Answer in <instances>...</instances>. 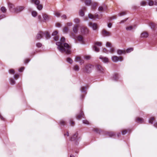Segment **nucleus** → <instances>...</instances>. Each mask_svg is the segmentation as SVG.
I'll list each match as a JSON object with an SVG mask.
<instances>
[{
	"mask_svg": "<svg viewBox=\"0 0 157 157\" xmlns=\"http://www.w3.org/2000/svg\"><path fill=\"white\" fill-rule=\"evenodd\" d=\"M65 38L62 37L60 39L61 42H57L56 43L57 46L58 50L62 53H65L67 54H69L71 52V46L67 43H63L65 41Z\"/></svg>",
	"mask_w": 157,
	"mask_h": 157,
	"instance_id": "f257e3e1",
	"label": "nucleus"
},
{
	"mask_svg": "<svg viewBox=\"0 0 157 157\" xmlns=\"http://www.w3.org/2000/svg\"><path fill=\"white\" fill-rule=\"evenodd\" d=\"M42 18L40 15H38L37 17L38 21L40 22H47L50 21L51 16L46 13H42Z\"/></svg>",
	"mask_w": 157,
	"mask_h": 157,
	"instance_id": "f03ea898",
	"label": "nucleus"
},
{
	"mask_svg": "<svg viewBox=\"0 0 157 157\" xmlns=\"http://www.w3.org/2000/svg\"><path fill=\"white\" fill-rule=\"evenodd\" d=\"M44 36H45L46 39L47 40L51 37V36L48 31L42 32L40 31L36 36V38L39 40L42 38Z\"/></svg>",
	"mask_w": 157,
	"mask_h": 157,
	"instance_id": "7ed1b4c3",
	"label": "nucleus"
},
{
	"mask_svg": "<svg viewBox=\"0 0 157 157\" xmlns=\"http://www.w3.org/2000/svg\"><path fill=\"white\" fill-rule=\"evenodd\" d=\"M78 133L77 132H75L70 137V140L73 141L75 144L77 145L78 144V142L80 140V138L78 137Z\"/></svg>",
	"mask_w": 157,
	"mask_h": 157,
	"instance_id": "20e7f679",
	"label": "nucleus"
},
{
	"mask_svg": "<svg viewBox=\"0 0 157 157\" xmlns=\"http://www.w3.org/2000/svg\"><path fill=\"white\" fill-rule=\"evenodd\" d=\"M94 68V66L88 64L85 66L84 70L83 71L86 73L89 74L90 73Z\"/></svg>",
	"mask_w": 157,
	"mask_h": 157,
	"instance_id": "39448f33",
	"label": "nucleus"
},
{
	"mask_svg": "<svg viewBox=\"0 0 157 157\" xmlns=\"http://www.w3.org/2000/svg\"><path fill=\"white\" fill-rule=\"evenodd\" d=\"M80 90L81 93H84V94H82L80 95V99L82 100L85 98V95L86 94V86H82L80 87Z\"/></svg>",
	"mask_w": 157,
	"mask_h": 157,
	"instance_id": "423d86ee",
	"label": "nucleus"
},
{
	"mask_svg": "<svg viewBox=\"0 0 157 157\" xmlns=\"http://www.w3.org/2000/svg\"><path fill=\"white\" fill-rule=\"evenodd\" d=\"M25 8L24 6H19L15 8L14 9V13H18L23 11Z\"/></svg>",
	"mask_w": 157,
	"mask_h": 157,
	"instance_id": "0eeeda50",
	"label": "nucleus"
},
{
	"mask_svg": "<svg viewBox=\"0 0 157 157\" xmlns=\"http://www.w3.org/2000/svg\"><path fill=\"white\" fill-rule=\"evenodd\" d=\"M75 117L76 119L77 120L79 119L82 117L84 118V114L83 111L82 110H80L78 114L75 115Z\"/></svg>",
	"mask_w": 157,
	"mask_h": 157,
	"instance_id": "6e6552de",
	"label": "nucleus"
},
{
	"mask_svg": "<svg viewBox=\"0 0 157 157\" xmlns=\"http://www.w3.org/2000/svg\"><path fill=\"white\" fill-rule=\"evenodd\" d=\"M97 71L100 73H103L105 71V68L100 65H97L96 66Z\"/></svg>",
	"mask_w": 157,
	"mask_h": 157,
	"instance_id": "1a4fd4ad",
	"label": "nucleus"
},
{
	"mask_svg": "<svg viewBox=\"0 0 157 157\" xmlns=\"http://www.w3.org/2000/svg\"><path fill=\"white\" fill-rule=\"evenodd\" d=\"M89 26L92 28L94 30L98 31V27L96 23H95L90 22V23Z\"/></svg>",
	"mask_w": 157,
	"mask_h": 157,
	"instance_id": "9d476101",
	"label": "nucleus"
},
{
	"mask_svg": "<svg viewBox=\"0 0 157 157\" xmlns=\"http://www.w3.org/2000/svg\"><path fill=\"white\" fill-rule=\"evenodd\" d=\"M119 76L118 73H115L111 77V78L113 81H117L119 78Z\"/></svg>",
	"mask_w": 157,
	"mask_h": 157,
	"instance_id": "9b49d317",
	"label": "nucleus"
},
{
	"mask_svg": "<svg viewBox=\"0 0 157 157\" xmlns=\"http://www.w3.org/2000/svg\"><path fill=\"white\" fill-rule=\"evenodd\" d=\"M8 5L10 11L14 13V9H15V8H14L13 5L9 2L8 3Z\"/></svg>",
	"mask_w": 157,
	"mask_h": 157,
	"instance_id": "f8f14e48",
	"label": "nucleus"
},
{
	"mask_svg": "<svg viewBox=\"0 0 157 157\" xmlns=\"http://www.w3.org/2000/svg\"><path fill=\"white\" fill-rule=\"evenodd\" d=\"M82 33L84 35H86L89 34V30L86 27H83L81 29Z\"/></svg>",
	"mask_w": 157,
	"mask_h": 157,
	"instance_id": "ddd939ff",
	"label": "nucleus"
},
{
	"mask_svg": "<svg viewBox=\"0 0 157 157\" xmlns=\"http://www.w3.org/2000/svg\"><path fill=\"white\" fill-rule=\"evenodd\" d=\"M105 135L110 137H112L115 136L114 132H107L105 133Z\"/></svg>",
	"mask_w": 157,
	"mask_h": 157,
	"instance_id": "4468645a",
	"label": "nucleus"
},
{
	"mask_svg": "<svg viewBox=\"0 0 157 157\" xmlns=\"http://www.w3.org/2000/svg\"><path fill=\"white\" fill-rule=\"evenodd\" d=\"M76 38H77V40L81 42L82 44H85L83 38L81 36H77L76 37Z\"/></svg>",
	"mask_w": 157,
	"mask_h": 157,
	"instance_id": "2eb2a0df",
	"label": "nucleus"
},
{
	"mask_svg": "<svg viewBox=\"0 0 157 157\" xmlns=\"http://www.w3.org/2000/svg\"><path fill=\"white\" fill-rule=\"evenodd\" d=\"M112 61L114 63H117L119 61V58L117 56H113L111 57Z\"/></svg>",
	"mask_w": 157,
	"mask_h": 157,
	"instance_id": "dca6fc26",
	"label": "nucleus"
},
{
	"mask_svg": "<svg viewBox=\"0 0 157 157\" xmlns=\"http://www.w3.org/2000/svg\"><path fill=\"white\" fill-rule=\"evenodd\" d=\"M16 80L12 77L10 78H9V81L10 84L12 85H14L16 84Z\"/></svg>",
	"mask_w": 157,
	"mask_h": 157,
	"instance_id": "f3484780",
	"label": "nucleus"
},
{
	"mask_svg": "<svg viewBox=\"0 0 157 157\" xmlns=\"http://www.w3.org/2000/svg\"><path fill=\"white\" fill-rule=\"evenodd\" d=\"M99 59L102 60L103 62L104 63H107L108 62V59L107 57H104L101 56H100Z\"/></svg>",
	"mask_w": 157,
	"mask_h": 157,
	"instance_id": "a211bd4d",
	"label": "nucleus"
},
{
	"mask_svg": "<svg viewBox=\"0 0 157 157\" xmlns=\"http://www.w3.org/2000/svg\"><path fill=\"white\" fill-rule=\"evenodd\" d=\"M149 25L152 30H155L156 25L153 22H149Z\"/></svg>",
	"mask_w": 157,
	"mask_h": 157,
	"instance_id": "6ab92c4d",
	"label": "nucleus"
},
{
	"mask_svg": "<svg viewBox=\"0 0 157 157\" xmlns=\"http://www.w3.org/2000/svg\"><path fill=\"white\" fill-rule=\"evenodd\" d=\"M148 36V33L147 32H144L142 33L140 35V37L144 38H147Z\"/></svg>",
	"mask_w": 157,
	"mask_h": 157,
	"instance_id": "aec40b11",
	"label": "nucleus"
},
{
	"mask_svg": "<svg viewBox=\"0 0 157 157\" xmlns=\"http://www.w3.org/2000/svg\"><path fill=\"white\" fill-rule=\"evenodd\" d=\"M136 122L142 123L143 122V119L142 118L139 117H136L135 119Z\"/></svg>",
	"mask_w": 157,
	"mask_h": 157,
	"instance_id": "412c9836",
	"label": "nucleus"
},
{
	"mask_svg": "<svg viewBox=\"0 0 157 157\" xmlns=\"http://www.w3.org/2000/svg\"><path fill=\"white\" fill-rule=\"evenodd\" d=\"M102 34L104 36H106L108 35H109L110 33L105 30H103L102 31Z\"/></svg>",
	"mask_w": 157,
	"mask_h": 157,
	"instance_id": "4be33fe9",
	"label": "nucleus"
},
{
	"mask_svg": "<svg viewBox=\"0 0 157 157\" xmlns=\"http://www.w3.org/2000/svg\"><path fill=\"white\" fill-rule=\"evenodd\" d=\"M91 5L92 8L94 10L96 9L98 6V3L96 2H94L91 3Z\"/></svg>",
	"mask_w": 157,
	"mask_h": 157,
	"instance_id": "5701e85b",
	"label": "nucleus"
},
{
	"mask_svg": "<svg viewBox=\"0 0 157 157\" xmlns=\"http://www.w3.org/2000/svg\"><path fill=\"white\" fill-rule=\"evenodd\" d=\"M92 49L93 50L97 52H99L100 51L99 48L95 45L93 46Z\"/></svg>",
	"mask_w": 157,
	"mask_h": 157,
	"instance_id": "b1692460",
	"label": "nucleus"
},
{
	"mask_svg": "<svg viewBox=\"0 0 157 157\" xmlns=\"http://www.w3.org/2000/svg\"><path fill=\"white\" fill-rule=\"evenodd\" d=\"M78 26L77 25H75L74 27L73 28V31L74 33L76 34L78 31Z\"/></svg>",
	"mask_w": 157,
	"mask_h": 157,
	"instance_id": "393cba45",
	"label": "nucleus"
},
{
	"mask_svg": "<svg viewBox=\"0 0 157 157\" xmlns=\"http://www.w3.org/2000/svg\"><path fill=\"white\" fill-rule=\"evenodd\" d=\"M66 61L70 64H72L73 63V60L69 57H67L66 59Z\"/></svg>",
	"mask_w": 157,
	"mask_h": 157,
	"instance_id": "a878e982",
	"label": "nucleus"
},
{
	"mask_svg": "<svg viewBox=\"0 0 157 157\" xmlns=\"http://www.w3.org/2000/svg\"><path fill=\"white\" fill-rule=\"evenodd\" d=\"M154 120V118L153 117H151L149 118L148 120V122L151 124H152Z\"/></svg>",
	"mask_w": 157,
	"mask_h": 157,
	"instance_id": "bb28decb",
	"label": "nucleus"
},
{
	"mask_svg": "<svg viewBox=\"0 0 157 157\" xmlns=\"http://www.w3.org/2000/svg\"><path fill=\"white\" fill-rule=\"evenodd\" d=\"M134 50L133 48H127L126 49V52L127 53H129L132 51Z\"/></svg>",
	"mask_w": 157,
	"mask_h": 157,
	"instance_id": "cd10ccee",
	"label": "nucleus"
},
{
	"mask_svg": "<svg viewBox=\"0 0 157 157\" xmlns=\"http://www.w3.org/2000/svg\"><path fill=\"white\" fill-rule=\"evenodd\" d=\"M31 15L33 17H36L37 15V13L36 11H32L31 12Z\"/></svg>",
	"mask_w": 157,
	"mask_h": 157,
	"instance_id": "c85d7f7f",
	"label": "nucleus"
},
{
	"mask_svg": "<svg viewBox=\"0 0 157 157\" xmlns=\"http://www.w3.org/2000/svg\"><path fill=\"white\" fill-rule=\"evenodd\" d=\"M79 15L82 17H83L85 15L84 12L83 11L80 10L79 11Z\"/></svg>",
	"mask_w": 157,
	"mask_h": 157,
	"instance_id": "c756f323",
	"label": "nucleus"
},
{
	"mask_svg": "<svg viewBox=\"0 0 157 157\" xmlns=\"http://www.w3.org/2000/svg\"><path fill=\"white\" fill-rule=\"evenodd\" d=\"M1 10L2 13H5L6 12V9L5 7L4 6H2L1 8Z\"/></svg>",
	"mask_w": 157,
	"mask_h": 157,
	"instance_id": "7c9ffc66",
	"label": "nucleus"
},
{
	"mask_svg": "<svg viewBox=\"0 0 157 157\" xmlns=\"http://www.w3.org/2000/svg\"><path fill=\"white\" fill-rule=\"evenodd\" d=\"M94 131L97 134H100L101 133V131L97 128H94Z\"/></svg>",
	"mask_w": 157,
	"mask_h": 157,
	"instance_id": "2f4dec72",
	"label": "nucleus"
},
{
	"mask_svg": "<svg viewBox=\"0 0 157 157\" xmlns=\"http://www.w3.org/2000/svg\"><path fill=\"white\" fill-rule=\"evenodd\" d=\"M102 43L100 42L97 41L94 43V45L95 46H100L101 45Z\"/></svg>",
	"mask_w": 157,
	"mask_h": 157,
	"instance_id": "473e14b6",
	"label": "nucleus"
},
{
	"mask_svg": "<svg viewBox=\"0 0 157 157\" xmlns=\"http://www.w3.org/2000/svg\"><path fill=\"white\" fill-rule=\"evenodd\" d=\"M9 73L11 74L15 75V72L13 69H10L8 71Z\"/></svg>",
	"mask_w": 157,
	"mask_h": 157,
	"instance_id": "72a5a7b5",
	"label": "nucleus"
},
{
	"mask_svg": "<svg viewBox=\"0 0 157 157\" xmlns=\"http://www.w3.org/2000/svg\"><path fill=\"white\" fill-rule=\"evenodd\" d=\"M69 121L70 123V124L71 125V126H73L75 123L74 121L72 118L70 119Z\"/></svg>",
	"mask_w": 157,
	"mask_h": 157,
	"instance_id": "f704fd0d",
	"label": "nucleus"
},
{
	"mask_svg": "<svg viewBox=\"0 0 157 157\" xmlns=\"http://www.w3.org/2000/svg\"><path fill=\"white\" fill-rule=\"evenodd\" d=\"M88 17L91 19H93L94 18V15H93L90 13H89L88 14Z\"/></svg>",
	"mask_w": 157,
	"mask_h": 157,
	"instance_id": "c9c22d12",
	"label": "nucleus"
},
{
	"mask_svg": "<svg viewBox=\"0 0 157 157\" xmlns=\"http://www.w3.org/2000/svg\"><path fill=\"white\" fill-rule=\"evenodd\" d=\"M91 2V0H86L85 3L86 5L89 6Z\"/></svg>",
	"mask_w": 157,
	"mask_h": 157,
	"instance_id": "e433bc0d",
	"label": "nucleus"
},
{
	"mask_svg": "<svg viewBox=\"0 0 157 157\" xmlns=\"http://www.w3.org/2000/svg\"><path fill=\"white\" fill-rule=\"evenodd\" d=\"M117 53L118 55H121L122 54V50L120 49H118L117 50Z\"/></svg>",
	"mask_w": 157,
	"mask_h": 157,
	"instance_id": "4c0bfd02",
	"label": "nucleus"
},
{
	"mask_svg": "<svg viewBox=\"0 0 157 157\" xmlns=\"http://www.w3.org/2000/svg\"><path fill=\"white\" fill-rule=\"evenodd\" d=\"M80 19L78 18H76L74 20V22L76 24H78L80 22Z\"/></svg>",
	"mask_w": 157,
	"mask_h": 157,
	"instance_id": "58836bf2",
	"label": "nucleus"
},
{
	"mask_svg": "<svg viewBox=\"0 0 157 157\" xmlns=\"http://www.w3.org/2000/svg\"><path fill=\"white\" fill-rule=\"evenodd\" d=\"M102 52L106 54H108L109 52V51L107 50L106 48H103Z\"/></svg>",
	"mask_w": 157,
	"mask_h": 157,
	"instance_id": "ea45409f",
	"label": "nucleus"
},
{
	"mask_svg": "<svg viewBox=\"0 0 157 157\" xmlns=\"http://www.w3.org/2000/svg\"><path fill=\"white\" fill-rule=\"evenodd\" d=\"M98 10L99 11H103L105 10V8L102 6H99L98 8Z\"/></svg>",
	"mask_w": 157,
	"mask_h": 157,
	"instance_id": "a19ab883",
	"label": "nucleus"
},
{
	"mask_svg": "<svg viewBox=\"0 0 157 157\" xmlns=\"http://www.w3.org/2000/svg\"><path fill=\"white\" fill-rule=\"evenodd\" d=\"M73 69L75 71H78L79 70V67L78 65H76L74 67Z\"/></svg>",
	"mask_w": 157,
	"mask_h": 157,
	"instance_id": "79ce46f5",
	"label": "nucleus"
},
{
	"mask_svg": "<svg viewBox=\"0 0 157 157\" xmlns=\"http://www.w3.org/2000/svg\"><path fill=\"white\" fill-rule=\"evenodd\" d=\"M59 124L61 125L64 126L65 124V122L63 121H60V122L59 123Z\"/></svg>",
	"mask_w": 157,
	"mask_h": 157,
	"instance_id": "37998d69",
	"label": "nucleus"
},
{
	"mask_svg": "<svg viewBox=\"0 0 157 157\" xmlns=\"http://www.w3.org/2000/svg\"><path fill=\"white\" fill-rule=\"evenodd\" d=\"M34 4L36 6H38L40 4V1L39 0H36Z\"/></svg>",
	"mask_w": 157,
	"mask_h": 157,
	"instance_id": "c03bdc74",
	"label": "nucleus"
},
{
	"mask_svg": "<svg viewBox=\"0 0 157 157\" xmlns=\"http://www.w3.org/2000/svg\"><path fill=\"white\" fill-rule=\"evenodd\" d=\"M82 123L84 124H89V121L86 120H82Z\"/></svg>",
	"mask_w": 157,
	"mask_h": 157,
	"instance_id": "a18cd8bd",
	"label": "nucleus"
},
{
	"mask_svg": "<svg viewBox=\"0 0 157 157\" xmlns=\"http://www.w3.org/2000/svg\"><path fill=\"white\" fill-rule=\"evenodd\" d=\"M58 33V31H55L54 32H53L52 34V36H56L57 34Z\"/></svg>",
	"mask_w": 157,
	"mask_h": 157,
	"instance_id": "49530a36",
	"label": "nucleus"
},
{
	"mask_svg": "<svg viewBox=\"0 0 157 157\" xmlns=\"http://www.w3.org/2000/svg\"><path fill=\"white\" fill-rule=\"evenodd\" d=\"M36 7L38 10H40L42 9L43 7L42 5L39 4L36 6Z\"/></svg>",
	"mask_w": 157,
	"mask_h": 157,
	"instance_id": "de8ad7c7",
	"label": "nucleus"
},
{
	"mask_svg": "<svg viewBox=\"0 0 157 157\" xmlns=\"http://www.w3.org/2000/svg\"><path fill=\"white\" fill-rule=\"evenodd\" d=\"M42 46V44L40 43H38L36 44V46L38 48H40Z\"/></svg>",
	"mask_w": 157,
	"mask_h": 157,
	"instance_id": "09e8293b",
	"label": "nucleus"
},
{
	"mask_svg": "<svg viewBox=\"0 0 157 157\" xmlns=\"http://www.w3.org/2000/svg\"><path fill=\"white\" fill-rule=\"evenodd\" d=\"M115 50L114 48H112L111 47H110V48L109 51V52L111 53H113L115 52Z\"/></svg>",
	"mask_w": 157,
	"mask_h": 157,
	"instance_id": "8fccbe9b",
	"label": "nucleus"
},
{
	"mask_svg": "<svg viewBox=\"0 0 157 157\" xmlns=\"http://www.w3.org/2000/svg\"><path fill=\"white\" fill-rule=\"evenodd\" d=\"M80 60V58L79 57H75V62H78Z\"/></svg>",
	"mask_w": 157,
	"mask_h": 157,
	"instance_id": "3c124183",
	"label": "nucleus"
},
{
	"mask_svg": "<svg viewBox=\"0 0 157 157\" xmlns=\"http://www.w3.org/2000/svg\"><path fill=\"white\" fill-rule=\"evenodd\" d=\"M132 29V27L131 26L127 27L126 28V30H131Z\"/></svg>",
	"mask_w": 157,
	"mask_h": 157,
	"instance_id": "603ef678",
	"label": "nucleus"
},
{
	"mask_svg": "<svg viewBox=\"0 0 157 157\" xmlns=\"http://www.w3.org/2000/svg\"><path fill=\"white\" fill-rule=\"evenodd\" d=\"M148 4L149 6H152L153 5L154 2L153 1H150L149 2Z\"/></svg>",
	"mask_w": 157,
	"mask_h": 157,
	"instance_id": "864d4df0",
	"label": "nucleus"
},
{
	"mask_svg": "<svg viewBox=\"0 0 157 157\" xmlns=\"http://www.w3.org/2000/svg\"><path fill=\"white\" fill-rule=\"evenodd\" d=\"M25 67H22L19 69L18 71L20 72H21L23 71Z\"/></svg>",
	"mask_w": 157,
	"mask_h": 157,
	"instance_id": "5fc2aeb1",
	"label": "nucleus"
},
{
	"mask_svg": "<svg viewBox=\"0 0 157 157\" xmlns=\"http://www.w3.org/2000/svg\"><path fill=\"white\" fill-rule=\"evenodd\" d=\"M6 17L5 14H1L0 15V20H1Z\"/></svg>",
	"mask_w": 157,
	"mask_h": 157,
	"instance_id": "6e6d98bb",
	"label": "nucleus"
},
{
	"mask_svg": "<svg viewBox=\"0 0 157 157\" xmlns=\"http://www.w3.org/2000/svg\"><path fill=\"white\" fill-rule=\"evenodd\" d=\"M126 14V13L124 12L120 13H119L118 14V16H122L123 15H125Z\"/></svg>",
	"mask_w": 157,
	"mask_h": 157,
	"instance_id": "4d7b16f0",
	"label": "nucleus"
},
{
	"mask_svg": "<svg viewBox=\"0 0 157 157\" xmlns=\"http://www.w3.org/2000/svg\"><path fill=\"white\" fill-rule=\"evenodd\" d=\"M14 75H15L13 78L15 79V80H17L19 77V75L18 74H15Z\"/></svg>",
	"mask_w": 157,
	"mask_h": 157,
	"instance_id": "13d9d810",
	"label": "nucleus"
},
{
	"mask_svg": "<svg viewBox=\"0 0 157 157\" xmlns=\"http://www.w3.org/2000/svg\"><path fill=\"white\" fill-rule=\"evenodd\" d=\"M121 133L122 135H124L126 134L127 133V132L126 130H124L121 131Z\"/></svg>",
	"mask_w": 157,
	"mask_h": 157,
	"instance_id": "bf43d9fd",
	"label": "nucleus"
},
{
	"mask_svg": "<svg viewBox=\"0 0 157 157\" xmlns=\"http://www.w3.org/2000/svg\"><path fill=\"white\" fill-rule=\"evenodd\" d=\"M64 135L65 136V137H66V136L68 137L69 136V132L67 131L66 133H64Z\"/></svg>",
	"mask_w": 157,
	"mask_h": 157,
	"instance_id": "052dcab7",
	"label": "nucleus"
},
{
	"mask_svg": "<svg viewBox=\"0 0 157 157\" xmlns=\"http://www.w3.org/2000/svg\"><path fill=\"white\" fill-rule=\"evenodd\" d=\"M67 30H68V28L67 27H64L63 28V31L64 32H67Z\"/></svg>",
	"mask_w": 157,
	"mask_h": 157,
	"instance_id": "680f3d73",
	"label": "nucleus"
},
{
	"mask_svg": "<svg viewBox=\"0 0 157 157\" xmlns=\"http://www.w3.org/2000/svg\"><path fill=\"white\" fill-rule=\"evenodd\" d=\"M30 61V59H26L25 60L24 63L25 64L28 63Z\"/></svg>",
	"mask_w": 157,
	"mask_h": 157,
	"instance_id": "e2e57ef3",
	"label": "nucleus"
},
{
	"mask_svg": "<svg viewBox=\"0 0 157 157\" xmlns=\"http://www.w3.org/2000/svg\"><path fill=\"white\" fill-rule=\"evenodd\" d=\"M146 2L145 1H142L140 2V5L144 6L146 5Z\"/></svg>",
	"mask_w": 157,
	"mask_h": 157,
	"instance_id": "0e129e2a",
	"label": "nucleus"
},
{
	"mask_svg": "<svg viewBox=\"0 0 157 157\" xmlns=\"http://www.w3.org/2000/svg\"><path fill=\"white\" fill-rule=\"evenodd\" d=\"M111 45V44L109 42H107L106 44V47H108Z\"/></svg>",
	"mask_w": 157,
	"mask_h": 157,
	"instance_id": "69168bd1",
	"label": "nucleus"
},
{
	"mask_svg": "<svg viewBox=\"0 0 157 157\" xmlns=\"http://www.w3.org/2000/svg\"><path fill=\"white\" fill-rule=\"evenodd\" d=\"M59 37L58 36H56L53 37V39L55 41H57V40L59 39Z\"/></svg>",
	"mask_w": 157,
	"mask_h": 157,
	"instance_id": "338daca9",
	"label": "nucleus"
},
{
	"mask_svg": "<svg viewBox=\"0 0 157 157\" xmlns=\"http://www.w3.org/2000/svg\"><path fill=\"white\" fill-rule=\"evenodd\" d=\"M17 87L19 89H21V83H18L17 86Z\"/></svg>",
	"mask_w": 157,
	"mask_h": 157,
	"instance_id": "774afa93",
	"label": "nucleus"
}]
</instances>
